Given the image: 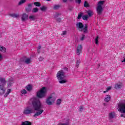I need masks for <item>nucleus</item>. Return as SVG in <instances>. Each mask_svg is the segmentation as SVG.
I'll list each match as a JSON object with an SVG mask.
<instances>
[{"mask_svg": "<svg viewBox=\"0 0 125 125\" xmlns=\"http://www.w3.org/2000/svg\"><path fill=\"white\" fill-rule=\"evenodd\" d=\"M75 2H76V3H78L79 4H80V3L82 2V0H75Z\"/></svg>", "mask_w": 125, "mask_h": 125, "instance_id": "e433bc0d", "label": "nucleus"}, {"mask_svg": "<svg viewBox=\"0 0 125 125\" xmlns=\"http://www.w3.org/2000/svg\"><path fill=\"white\" fill-rule=\"evenodd\" d=\"M76 28L78 31H83L84 33L87 32V25L85 24L83 27V24L82 22H77L76 23Z\"/></svg>", "mask_w": 125, "mask_h": 125, "instance_id": "423d86ee", "label": "nucleus"}, {"mask_svg": "<svg viewBox=\"0 0 125 125\" xmlns=\"http://www.w3.org/2000/svg\"><path fill=\"white\" fill-rule=\"evenodd\" d=\"M84 37H85L84 35H83L82 37L80 39L81 41H83L84 40Z\"/></svg>", "mask_w": 125, "mask_h": 125, "instance_id": "ea45409f", "label": "nucleus"}, {"mask_svg": "<svg viewBox=\"0 0 125 125\" xmlns=\"http://www.w3.org/2000/svg\"><path fill=\"white\" fill-rule=\"evenodd\" d=\"M29 18V16L27 15V14H23L21 17L22 21H26V20H28Z\"/></svg>", "mask_w": 125, "mask_h": 125, "instance_id": "f8f14e48", "label": "nucleus"}, {"mask_svg": "<svg viewBox=\"0 0 125 125\" xmlns=\"http://www.w3.org/2000/svg\"><path fill=\"white\" fill-rule=\"evenodd\" d=\"M88 6H89V4H88V3L86 1H85L84 2V7H88Z\"/></svg>", "mask_w": 125, "mask_h": 125, "instance_id": "2f4dec72", "label": "nucleus"}, {"mask_svg": "<svg viewBox=\"0 0 125 125\" xmlns=\"http://www.w3.org/2000/svg\"><path fill=\"white\" fill-rule=\"evenodd\" d=\"M13 83H14V79H13V78L11 77L7 83V85H8V87H10V86H12V84H13Z\"/></svg>", "mask_w": 125, "mask_h": 125, "instance_id": "9b49d317", "label": "nucleus"}, {"mask_svg": "<svg viewBox=\"0 0 125 125\" xmlns=\"http://www.w3.org/2000/svg\"><path fill=\"white\" fill-rule=\"evenodd\" d=\"M124 59L121 61L122 63H124V62H125V54L123 56Z\"/></svg>", "mask_w": 125, "mask_h": 125, "instance_id": "37998d69", "label": "nucleus"}, {"mask_svg": "<svg viewBox=\"0 0 125 125\" xmlns=\"http://www.w3.org/2000/svg\"><path fill=\"white\" fill-rule=\"evenodd\" d=\"M63 70H64V71H68V69L67 67H64Z\"/></svg>", "mask_w": 125, "mask_h": 125, "instance_id": "de8ad7c7", "label": "nucleus"}, {"mask_svg": "<svg viewBox=\"0 0 125 125\" xmlns=\"http://www.w3.org/2000/svg\"><path fill=\"white\" fill-rule=\"evenodd\" d=\"M34 5L35 6H41V3H40L39 2H35Z\"/></svg>", "mask_w": 125, "mask_h": 125, "instance_id": "473e14b6", "label": "nucleus"}, {"mask_svg": "<svg viewBox=\"0 0 125 125\" xmlns=\"http://www.w3.org/2000/svg\"><path fill=\"white\" fill-rule=\"evenodd\" d=\"M25 89L27 90V91H31L33 90V86L31 84H28L26 86Z\"/></svg>", "mask_w": 125, "mask_h": 125, "instance_id": "ddd939ff", "label": "nucleus"}, {"mask_svg": "<svg viewBox=\"0 0 125 125\" xmlns=\"http://www.w3.org/2000/svg\"><path fill=\"white\" fill-rule=\"evenodd\" d=\"M89 17H88V15H84L82 17V18L83 19V20H87L88 19Z\"/></svg>", "mask_w": 125, "mask_h": 125, "instance_id": "a878e982", "label": "nucleus"}, {"mask_svg": "<svg viewBox=\"0 0 125 125\" xmlns=\"http://www.w3.org/2000/svg\"><path fill=\"white\" fill-rule=\"evenodd\" d=\"M59 125H69V122H67L66 123H61Z\"/></svg>", "mask_w": 125, "mask_h": 125, "instance_id": "58836bf2", "label": "nucleus"}, {"mask_svg": "<svg viewBox=\"0 0 125 125\" xmlns=\"http://www.w3.org/2000/svg\"><path fill=\"white\" fill-rule=\"evenodd\" d=\"M22 113L23 115H28L30 114H34V113H35V111H34L33 109L31 108L30 106H27L23 109Z\"/></svg>", "mask_w": 125, "mask_h": 125, "instance_id": "6e6552de", "label": "nucleus"}, {"mask_svg": "<svg viewBox=\"0 0 125 125\" xmlns=\"http://www.w3.org/2000/svg\"><path fill=\"white\" fill-rule=\"evenodd\" d=\"M5 86V84H0V96L4 95L3 97H4V98H6V97H7V96H8V95L11 93L12 90L11 89H8L5 93V88L4 87Z\"/></svg>", "mask_w": 125, "mask_h": 125, "instance_id": "7ed1b4c3", "label": "nucleus"}, {"mask_svg": "<svg viewBox=\"0 0 125 125\" xmlns=\"http://www.w3.org/2000/svg\"><path fill=\"white\" fill-rule=\"evenodd\" d=\"M88 17H91V16L93 14V11L91 10H88L87 11Z\"/></svg>", "mask_w": 125, "mask_h": 125, "instance_id": "4be33fe9", "label": "nucleus"}, {"mask_svg": "<svg viewBox=\"0 0 125 125\" xmlns=\"http://www.w3.org/2000/svg\"><path fill=\"white\" fill-rule=\"evenodd\" d=\"M29 19L34 21V20H36V17L35 16H29Z\"/></svg>", "mask_w": 125, "mask_h": 125, "instance_id": "c756f323", "label": "nucleus"}, {"mask_svg": "<svg viewBox=\"0 0 125 125\" xmlns=\"http://www.w3.org/2000/svg\"><path fill=\"white\" fill-rule=\"evenodd\" d=\"M21 125H32V123L29 121H24L21 123Z\"/></svg>", "mask_w": 125, "mask_h": 125, "instance_id": "6ab92c4d", "label": "nucleus"}, {"mask_svg": "<svg viewBox=\"0 0 125 125\" xmlns=\"http://www.w3.org/2000/svg\"><path fill=\"white\" fill-rule=\"evenodd\" d=\"M26 0H21L19 2V5H21V4H23V3H25V2Z\"/></svg>", "mask_w": 125, "mask_h": 125, "instance_id": "cd10ccee", "label": "nucleus"}, {"mask_svg": "<svg viewBox=\"0 0 125 125\" xmlns=\"http://www.w3.org/2000/svg\"><path fill=\"white\" fill-rule=\"evenodd\" d=\"M0 51H1V52H6V48L3 47V46H0Z\"/></svg>", "mask_w": 125, "mask_h": 125, "instance_id": "412c9836", "label": "nucleus"}, {"mask_svg": "<svg viewBox=\"0 0 125 125\" xmlns=\"http://www.w3.org/2000/svg\"><path fill=\"white\" fill-rule=\"evenodd\" d=\"M67 34V31H62V36H64V35H66Z\"/></svg>", "mask_w": 125, "mask_h": 125, "instance_id": "4c0bfd02", "label": "nucleus"}, {"mask_svg": "<svg viewBox=\"0 0 125 125\" xmlns=\"http://www.w3.org/2000/svg\"><path fill=\"white\" fill-rule=\"evenodd\" d=\"M23 61L24 63H25V64H30V63L32 62V61L31 60V58H25Z\"/></svg>", "mask_w": 125, "mask_h": 125, "instance_id": "dca6fc26", "label": "nucleus"}, {"mask_svg": "<svg viewBox=\"0 0 125 125\" xmlns=\"http://www.w3.org/2000/svg\"><path fill=\"white\" fill-rule=\"evenodd\" d=\"M83 110V106H80L79 108V111H80V112H82Z\"/></svg>", "mask_w": 125, "mask_h": 125, "instance_id": "79ce46f5", "label": "nucleus"}, {"mask_svg": "<svg viewBox=\"0 0 125 125\" xmlns=\"http://www.w3.org/2000/svg\"><path fill=\"white\" fill-rule=\"evenodd\" d=\"M47 0V1H50V0Z\"/></svg>", "mask_w": 125, "mask_h": 125, "instance_id": "603ef678", "label": "nucleus"}, {"mask_svg": "<svg viewBox=\"0 0 125 125\" xmlns=\"http://www.w3.org/2000/svg\"><path fill=\"white\" fill-rule=\"evenodd\" d=\"M30 101L32 102L33 109L38 111L34 115V117L41 116L43 113V109H42V104L40 99L38 98H32L30 99Z\"/></svg>", "mask_w": 125, "mask_h": 125, "instance_id": "f257e3e1", "label": "nucleus"}, {"mask_svg": "<svg viewBox=\"0 0 125 125\" xmlns=\"http://www.w3.org/2000/svg\"><path fill=\"white\" fill-rule=\"evenodd\" d=\"M80 64H81V60H79L77 61V62H76V66L77 68H79V66H80Z\"/></svg>", "mask_w": 125, "mask_h": 125, "instance_id": "bb28decb", "label": "nucleus"}, {"mask_svg": "<svg viewBox=\"0 0 125 125\" xmlns=\"http://www.w3.org/2000/svg\"><path fill=\"white\" fill-rule=\"evenodd\" d=\"M82 16H83V13H79L78 16V19H81Z\"/></svg>", "mask_w": 125, "mask_h": 125, "instance_id": "72a5a7b5", "label": "nucleus"}, {"mask_svg": "<svg viewBox=\"0 0 125 125\" xmlns=\"http://www.w3.org/2000/svg\"><path fill=\"white\" fill-rule=\"evenodd\" d=\"M111 100V96L110 95H105L104 98V101L105 102H109Z\"/></svg>", "mask_w": 125, "mask_h": 125, "instance_id": "4468645a", "label": "nucleus"}, {"mask_svg": "<svg viewBox=\"0 0 125 125\" xmlns=\"http://www.w3.org/2000/svg\"><path fill=\"white\" fill-rule=\"evenodd\" d=\"M40 9L42 11H45L46 10V7L43 6L40 8Z\"/></svg>", "mask_w": 125, "mask_h": 125, "instance_id": "c85d7f7f", "label": "nucleus"}, {"mask_svg": "<svg viewBox=\"0 0 125 125\" xmlns=\"http://www.w3.org/2000/svg\"><path fill=\"white\" fill-rule=\"evenodd\" d=\"M21 95H25L27 94V90L26 89H22L21 91Z\"/></svg>", "mask_w": 125, "mask_h": 125, "instance_id": "5701e85b", "label": "nucleus"}, {"mask_svg": "<svg viewBox=\"0 0 125 125\" xmlns=\"http://www.w3.org/2000/svg\"><path fill=\"white\" fill-rule=\"evenodd\" d=\"M59 15H60V14H56L55 16H54V18H56V17H58V16H59Z\"/></svg>", "mask_w": 125, "mask_h": 125, "instance_id": "a18cd8bd", "label": "nucleus"}, {"mask_svg": "<svg viewBox=\"0 0 125 125\" xmlns=\"http://www.w3.org/2000/svg\"><path fill=\"white\" fill-rule=\"evenodd\" d=\"M111 88H112L111 86H109V87H107L106 88V90L104 91V93H106V92H108V91H109V90H111Z\"/></svg>", "mask_w": 125, "mask_h": 125, "instance_id": "7c9ffc66", "label": "nucleus"}, {"mask_svg": "<svg viewBox=\"0 0 125 125\" xmlns=\"http://www.w3.org/2000/svg\"><path fill=\"white\" fill-rule=\"evenodd\" d=\"M118 111L125 114V103H120L118 104Z\"/></svg>", "mask_w": 125, "mask_h": 125, "instance_id": "1a4fd4ad", "label": "nucleus"}, {"mask_svg": "<svg viewBox=\"0 0 125 125\" xmlns=\"http://www.w3.org/2000/svg\"><path fill=\"white\" fill-rule=\"evenodd\" d=\"M83 50V46L81 44H79L77 47L76 49V54L77 55H80L82 53V51Z\"/></svg>", "mask_w": 125, "mask_h": 125, "instance_id": "9d476101", "label": "nucleus"}, {"mask_svg": "<svg viewBox=\"0 0 125 125\" xmlns=\"http://www.w3.org/2000/svg\"><path fill=\"white\" fill-rule=\"evenodd\" d=\"M123 87V83H117L115 85V88H122Z\"/></svg>", "mask_w": 125, "mask_h": 125, "instance_id": "a211bd4d", "label": "nucleus"}, {"mask_svg": "<svg viewBox=\"0 0 125 125\" xmlns=\"http://www.w3.org/2000/svg\"><path fill=\"white\" fill-rule=\"evenodd\" d=\"M38 11H39V9L37 8H34L32 11V12L36 13L38 12Z\"/></svg>", "mask_w": 125, "mask_h": 125, "instance_id": "f704fd0d", "label": "nucleus"}, {"mask_svg": "<svg viewBox=\"0 0 125 125\" xmlns=\"http://www.w3.org/2000/svg\"><path fill=\"white\" fill-rule=\"evenodd\" d=\"M41 46H38V52H40V50L39 49H41Z\"/></svg>", "mask_w": 125, "mask_h": 125, "instance_id": "8fccbe9b", "label": "nucleus"}, {"mask_svg": "<svg viewBox=\"0 0 125 125\" xmlns=\"http://www.w3.org/2000/svg\"><path fill=\"white\" fill-rule=\"evenodd\" d=\"M60 7V6L59 5H56L54 6L53 9H58Z\"/></svg>", "mask_w": 125, "mask_h": 125, "instance_id": "c9c22d12", "label": "nucleus"}, {"mask_svg": "<svg viewBox=\"0 0 125 125\" xmlns=\"http://www.w3.org/2000/svg\"><path fill=\"white\" fill-rule=\"evenodd\" d=\"M63 2H67V0H62Z\"/></svg>", "mask_w": 125, "mask_h": 125, "instance_id": "3c124183", "label": "nucleus"}, {"mask_svg": "<svg viewBox=\"0 0 125 125\" xmlns=\"http://www.w3.org/2000/svg\"><path fill=\"white\" fill-rule=\"evenodd\" d=\"M61 103H62V100H61L60 99H58L57 100V103H56L57 105H60V104H61Z\"/></svg>", "mask_w": 125, "mask_h": 125, "instance_id": "393cba45", "label": "nucleus"}, {"mask_svg": "<svg viewBox=\"0 0 125 125\" xmlns=\"http://www.w3.org/2000/svg\"><path fill=\"white\" fill-rule=\"evenodd\" d=\"M3 58V57H2V55L0 53V62L2 60Z\"/></svg>", "mask_w": 125, "mask_h": 125, "instance_id": "a19ab883", "label": "nucleus"}, {"mask_svg": "<svg viewBox=\"0 0 125 125\" xmlns=\"http://www.w3.org/2000/svg\"><path fill=\"white\" fill-rule=\"evenodd\" d=\"M9 15L13 18H17V17H19V14H10Z\"/></svg>", "mask_w": 125, "mask_h": 125, "instance_id": "aec40b11", "label": "nucleus"}, {"mask_svg": "<svg viewBox=\"0 0 125 125\" xmlns=\"http://www.w3.org/2000/svg\"><path fill=\"white\" fill-rule=\"evenodd\" d=\"M0 84L1 85L6 84V81H5V79L2 78L0 77Z\"/></svg>", "mask_w": 125, "mask_h": 125, "instance_id": "2eb2a0df", "label": "nucleus"}, {"mask_svg": "<svg viewBox=\"0 0 125 125\" xmlns=\"http://www.w3.org/2000/svg\"><path fill=\"white\" fill-rule=\"evenodd\" d=\"M46 92H47V87H42L37 92V96L39 98H43V97H45Z\"/></svg>", "mask_w": 125, "mask_h": 125, "instance_id": "20e7f679", "label": "nucleus"}, {"mask_svg": "<svg viewBox=\"0 0 125 125\" xmlns=\"http://www.w3.org/2000/svg\"><path fill=\"white\" fill-rule=\"evenodd\" d=\"M39 59V61H42V60H43V57L40 56Z\"/></svg>", "mask_w": 125, "mask_h": 125, "instance_id": "c03bdc74", "label": "nucleus"}, {"mask_svg": "<svg viewBox=\"0 0 125 125\" xmlns=\"http://www.w3.org/2000/svg\"><path fill=\"white\" fill-rule=\"evenodd\" d=\"M121 117H122L123 118H125V114H122L121 115Z\"/></svg>", "mask_w": 125, "mask_h": 125, "instance_id": "09e8293b", "label": "nucleus"}, {"mask_svg": "<svg viewBox=\"0 0 125 125\" xmlns=\"http://www.w3.org/2000/svg\"><path fill=\"white\" fill-rule=\"evenodd\" d=\"M56 20L57 22H61V19L60 18H57Z\"/></svg>", "mask_w": 125, "mask_h": 125, "instance_id": "49530a36", "label": "nucleus"}, {"mask_svg": "<svg viewBox=\"0 0 125 125\" xmlns=\"http://www.w3.org/2000/svg\"><path fill=\"white\" fill-rule=\"evenodd\" d=\"M57 78L59 81L60 83H67V80L64 79L66 78L65 73L62 70H60L57 73Z\"/></svg>", "mask_w": 125, "mask_h": 125, "instance_id": "f03ea898", "label": "nucleus"}, {"mask_svg": "<svg viewBox=\"0 0 125 125\" xmlns=\"http://www.w3.org/2000/svg\"><path fill=\"white\" fill-rule=\"evenodd\" d=\"M115 116H116V114L115 113V112L110 113L109 115L110 120H111V119H114Z\"/></svg>", "mask_w": 125, "mask_h": 125, "instance_id": "f3484780", "label": "nucleus"}, {"mask_svg": "<svg viewBox=\"0 0 125 125\" xmlns=\"http://www.w3.org/2000/svg\"><path fill=\"white\" fill-rule=\"evenodd\" d=\"M104 4V1H100L98 2L96 8L97 14L100 15L103 11V5Z\"/></svg>", "mask_w": 125, "mask_h": 125, "instance_id": "0eeeda50", "label": "nucleus"}, {"mask_svg": "<svg viewBox=\"0 0 125 125\" xmlns=\"http://www.w3.org/2000/svg\"><path fill=\"white\" fill-rule=\"evenodd\" d=\"M55 100H56V95L54 93H52L46 99V103L50 106Z\"/></svg>", "mask_w": 125, "mask_h": 125, "instance_id": "39448f33", "label": "nucleus"}, {"mask_svg": "<svg viewBox=\"0 0 125 125\" xmlns=\"http://www.w3.org/2000/svg\"><path fill=\"white\" fill-rule=\"evenodd\" d=\"M98 40H99V37L98 36H97L95 39H94V41H95V44H96V45H99V43H98Z\"/></svg>", "mask_w": 125, "mask_h": 125, "instance_id": "b1692460", "label": "nucleus"}]
</instances>
